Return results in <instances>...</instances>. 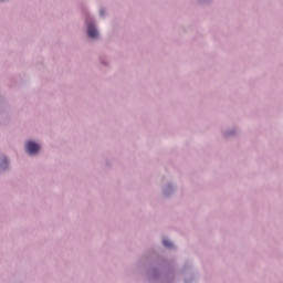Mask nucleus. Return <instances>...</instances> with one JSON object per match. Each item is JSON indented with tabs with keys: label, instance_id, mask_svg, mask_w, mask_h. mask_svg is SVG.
<instances>
[{
	"label": "nucleus",
	"instance_id": "f257e3e1",
	"mask_svg": "<svg viewBox=\"0 0 283 283\" xmlns=\"http://www.w3.org/2000/svg\"><path fill=\"white\" fill-rule=\"evenodd\" d=\"M40 146L39 144L34 143V142H28L25 144V151H28V154H36V151H39Z\"/></svg>",
	"mask_w": 283,
	"mask_h": 283
},
{
	"label": "nucleus",
	"instance_id": "f03ea898",
	"mask_svg": "<svg viewBox=\"0 0 283 283\" xmlns=\"http://www.w3.org/2000/svg\"><path fill=\"white\" fill-rule=\"evenodd\" d=\"M87 34L91 39H98V30H96V27H94V24L88 25Z\"/></svg>",
	"mask_w": 283,
	"mask_h": 283
},
{
	"label": "nucleus",
	"instance_id": "7ed1b4c3",
	"mask_svg": "<svg viewBox=\"0 0 283 283\" xmlns=\"http://www.w3.org/2000/svg\"><path fill=\"white\" fill-rule=\"evenodd\" d=\"M163 244L164 247H167L168 249H171L174 247V244L171 243V241L164 239L163 240Z\"/></svg>",
	"mask_w": 283,
	"mask_h": 283
},
{
	"label": "nucleus",
	"instance_id": "39448f33",
	"mask_svg": "<svg viewBox=\"0 0 283 283\" xmlns=\"http://www.w3.org/2000/svg\"><path fill=\"white\" fill-rule=\"evenodd\" d=\"M101 14H104V12H103V11H101Z\"/></svg>",
	"mask_w": 283,
	"mask_h": 283
},
{
	"label": "nucleus",
	"instance_id": "20e7f679",
	"mask_svg": "<svg viewBox=\"0 0 283 283\" xmlns=\"http://www.w3.org/2000/svg\"><path fill=\"white\" fill-rule=\"evenodd\" d=\"M8 167V160L3 159L2 163L0 164V169H6Z\"/></svg>",
	"mask_w": 283,
	"mask_h": 283
}]
</instances>
